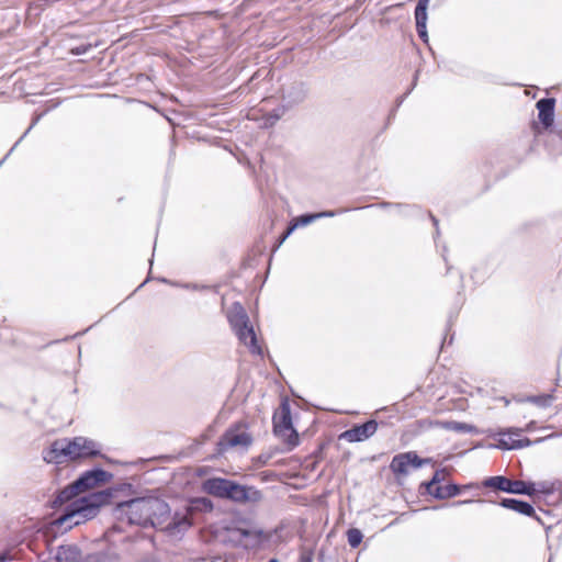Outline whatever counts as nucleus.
Wrapping results in <instances>:
<instances>
[{
    "instance_id": "dca6fc26",
    "label": "nucleus",
    "mask_w": 562,
    "mask_h": 562,
    "mask_svg": "<svg viewBox=\"0 0 562 562\" xmlns=\"http://www.w3.org/2000/svg\"><path fill=\"white\" fill-rule=\"evenodd\" d=\"M232 536L239 543L246 540V542L243 543L245 548H256L262 541L263 531L255 528H236L232 530Z\"/></svg>"
},
{
    "instance_id": "f8f14e48",
    "label": "nucleus",
    "mask_w": 562,
    "mask_h": 562,
    "mask_svg": "<svg viewBox=\"0 0 562 562\" xmlns=\"http://www.w3.org/2000/svg\"><path fill=\"white\" fill-rule=\"evenodd\" d=\"M378 422L375 419H369L361 425H353L350 429L345 430L340 435V439L348 442H361L372 437L378 430Z\"/></svg>"
},
{
    "instance_id": "412c9836",
    "label": "nucleus",
    "mask_w": 562,
    "mask_h": 562,
    "mask_svg": "<svg viewBox=\"0 0 562 562\" xmlns=\"http://www.w3.org/2000/svg\"><path fill=\"white\" fill-rule=\"evenodd\" d=\"M461 493V486L454 483H449L443 486H436L430 495L437 499H448L458 496Z\"/></svg>"
},
{
    "instance_id": "2f4dec72",
    "label": "nucleus",
    "mask_w": 562,
    "mask_h": 562,
    "mask_svg": "<svg viewBox=\"0 0 562 562\" xmlns=\"http://www.w3.org/2000/svg\"><path fill=\"white\" fill-rule=\"evenodd\" d=\"M90 48H91V45H90V44H88V45L82 44V45H78V46L74 47V48L71 49V53H72L74 55H76V56H79V55H83V54H86Z\"/></svg>"
},
{
    "instance_id": "c756f323",
    "label": "nucleus",
    "mask_w": 562,
    "mask_h": 562,
    "mask_svg": "<svg viewBox=\"0 0 562 562\" xmlns=\"http://www.w3.org/2000/svg\"><path fill=\"white\" fill-rule=\"evenodd\" d=\"M374 206H379V207H382V209H387V207H396V209H416V206H409V205H403V204H400V203H390V202H381V203H376V204H371V205H368L367 207H374Z\"/></svg>"
},
{
    "instance_id": "f704fd0d",
    "label": "nucleus",
    "mask_w": 562,
    "mask_h": 562,
    "mask_svg": "<svg viewBox=\"0 0 562 562\" xmlns=\"http://www.w3.org/2000/svg\"><path fill=\"white\" fill-rule=\"evenodd\" d=\"M40 120V116L35 117L32 122V124L30 125V127L25 131V133L20 137V139L14 144V146L11 148V150H13L18 145L19 143L24 138V136L31 131V128L38 122Z\"/></svg>"
},
{
    "instance_id": "ea45409f",
    "label": "nucleus",
    "mask_w": 562,
    "mask_h": 562,
    "mask_svg": "<svg viewBox=\"0 0 562 562\" xmlns=\"http://www.w3.org/2000/svg\"><path fill=\"white\" fill-rule=\"evenodd\" d=\"M285 239H286V238L284 237V235H281V236H280V239H279V241H278L277 248H278L282 243H284V240H285Z\"/></svg>"
},
{
    "instance_id": "1a4fd4ad",
    "label": "nucleus",
    "mask_w": 562,
    "mask_h": 562,
    "mask_svg": "<svg viewBox=\"0 0 562 562\" xmlns=\"http://www.w3.org/2000/svg\"><path fill=\"white\" fill-rule=\"evenodd\" d=\"M282 102L290 109L301 104L307 97V85L301 80L291 81L282 87Z\"/></svg>"
},
{
    "instance_id": "0eeeda50",
    "label": "nucleus",
    "mask_w": 562,
    "mask_h": 562,
    "mask_svg": "<svg viewBox=\"0 0 562 562\" xmlns=\"http://www.w3.org/2000/svg\"><path fill=\"white\" fill-rule=\"evenodd\" d=\"M430 461V459L419 458L415 451H408L394 456L390 463V469L395 475L406 476L409 473V467L418 469Z\"/></svg>"
},
{
    "instance_id": "6ab92c4d",
    "label": "nucleus",
    "mask_w": 562,
    "mask_h": 562,
    "mask_svg": "<svg viewBox=\"0 0 562 562\" xmlns=\"http://www.w3.org/2000/svg\"><path fill=\"white\" fill-rule=\"evenodd\" d=\"M54 560V562H83L80 550L74 544L59 546Z\"/></svg>"
},
{
    "instance_id": "ddd939ff",
    "label": "nucleus",
    "mask_w": 562,
    "mask_h": 562,
    "mask_svg": "<svg viewBox=\"0 0 562 562\" xmlns=\"http://www.w3.org/2000/svg\"><path fill=\"white\" fill-rule=\"evenodd\" d=\"M252 442V437L245 430H239L238 427H231L222 436L218 445L224 448L244 447L248 448Z\"/></svg>"
},
{
    "instance_id": "2eb2a0df",
    "label": "nucleus",
    "mask_w": 562,
    "mask_h": 562,
    "mask_svg": "<svg viewBox=\"0 0 562 562\" xmlns=\"http://www.w3.org/2000/svg\"><path fill=\"white\" fill-rule=\"evenodd\" d=\"M521 432V429H507L501 431L498 435L502 436L498 440V448L505 449V450H515V449H521L525 447H529L531 445V440L529 438H522V439H515L513 436H519Z\"/></svg>"
},
{
    "instance_id": "37998d69",
    "label": "nucleus",
    "mask_w": 562,
    "mask_h": 562,
    "mask_svg": "<svg viewBox=\"0 0 562 562\" xmlns=\"http://www.w3.org/2000/svg\"><path fill=\"white\" fill-rule=\"evenodd\" d=\"M147 281H148V279H146L143 283H140V285L138 286V289H139V288H142V286H144V284H145Z\"/></svg>"
},
{
    "instance_id": "20e7f679",
    "label": "nucleus",
    "mask_w": 562,
    "mask_h": 562,
    "mask_svg": "<svg viewBox=\"0 0 562 562\" xmlns=\"http://www.w3.org/2000/svg\"><path fill=\"white\" fill-rule=\"evenodd\" d=\"M273 432L282 438L291 448L300 443L299 434L293 428L290 404L286 400L282 401L279 412L273 415Z\"/></svg>"
},
{
    "instance_id": "7c9ffc66",
    "label": "nucleus",
    "mask_w": 562,
    "mask_h": 562,
    "mask_svg": "<svg viewBox=\"0 0 562 562\" xmlns=\"http://www.w3.org/2000/svg\"><path fill=\"white\" fill-rule=\"evenodd\" d=\"M272 453L271 452H263L261 454H259L256 459V463L258 467H263L266 464H268L269 460L272 458Z\"/></svg>"
},
{
    "instance_id": "5701e85b",
    "label": "nucleus",
    "mask_w": 562,
    "mask_h": 562,
    "mask_svg": "<svg viewBox=\"0 0 562 562\" xmlns=\"http://www.w3.org/2000/svg\"><path fill=\"white\" fill-rule=\"evenodd\" d=\"M445 472H446V470H445V469L437 470V471L434 473V475H432V477L430 479V481L423 482V483L420 484V488H424V490H425V492H426L427 494H429V495H430V492H434V488H435L436 486H439L438 484H439L441 481H443V479H445Z\"/></svg>"
},
{
    "instance_id": "f03ea898",
    "label": "nucleus",
    "mask_w": 562,
    "mask_h": 562,
    "mask_svg": "<svg viewBox=\"0 0 562 562\" xmlns=\"http://www.w3.org/2000/svg\"><path fill=\"white\" fill-rule=\"evenodd\" d=\"M79 493V491L75 490L72 482L59 491L53 499L52 506L56 508L71 501L64 514L56 519L57 526L68 524V528H70L72 525H79L85 520L92 519L98 515L100 507L108 505L113 496V491L106 488L74 499Z\"/></svg>"
},
{
    "instance_id": "b1692460",
    "label": "nucleus",
    "mask_w": 562,
    "mask_h": 562,
    "mask_svg": "<svg viewBox=\"0 0 562 562\" xmlns=\"http://www.w3.org/2000/svg\"><path fill=\"white\" fill-rule=\"evenodd\" d=\"M363 539V535L358 528H350L347 530L348 544L351 548H358Z\"/></svg>"
},
{
    "instance_id": "423d86ee",
    "label": "nucleus",
    "mask_w": 562,
    "mask_h": 562,
    "mask_svg": "<svg viewBox=\"0 0 562 562\" xmlns=\"http://www.w3.org/2000/svg\"><path fill=\"white\" fill-rule=\"evenodd\" d=\"M72 447V438L56 439L48 448L43 450V459L45 462L54 464L75 461Z\"/></svg>"
},
{
    "instance_id": "f257e3e1",
    "label": "nucleus",
    "mask_w": 562,
    "mask_h": 562,
    "mask_svg": "<svg viewBox=\"0 0 562 562\" xmlns=\"http://www.w3.org/2000/svg\"><path fill=\"white\" fill-rule=\"evenodd\" d=\"M113 517L120 522L151 527L164 530L171 536L181 533L191 527L188 513H175L171 516L169 504L156 496L136 497L121 502L112 510Z\"/></svg>"
},
{
    "instance_id": "cd10ccee",
    "label": "nucleus",
    "mask_w": 562,
    "mask_h": 562,
    "mask_svg": "<svg viewBox=\"0 0 562 562\" xmlns=\"http://www.w3.org/2000/svg\"><path fill=\"white\" fill-rule=\"evenodd\" d=\"M289 110L290 108L282 102V104H280L269 113L268 120H272L271 124H273L274 122L280 120Z\"/></svg>"
},
{
    "instance_id": "c9c22d12",
    "label": "nucleus",
    "mask_w": 562,
    "mask_h": 562,
    "mask_svg": "<svg viewBox=\"0 0 562 562\" xmlns=\"http://www.w3.org/2000/svg\"><path fill=\"white\" fill-rule=\"evenodd\" d=\"M182 286L186 289H189V290H193V291H200V290L207 289L206 285H199V284H193V283H187V284H183Z\"/></svg>"
},
{
    "instance_id": "f3484780",
    "label": "nucleus",
    "mask_w": 562,
    "mask_h": 562,
    "mask_svg": "<svg viewBox=\"0 0 562 562\" xmlns=\"http://www.w3.org/2000/svg\"><path fill=\"white\" fill-rule=\"evenodd\" d=\"M538 117L546 128L552 126L554 122L555 100L553 98H542L537 104Z\"/></svg>"
},
{
    "instance_id": "a18cd8bd",
    "label": "nucleus",
    "mask_w": 562,
    "mask_h": 562,
    "mask_svg": "<svg viewBox=\"0 0 562 562\" xmlns=\"http://www.w3.org/2000/svg\"><path fill=\"white\" fill-rule=\"evenodd\" d=\"M321 562H325L323 554L319 555Z\"/></svg>"
},
{
    "instance_id": "c03bdc74",
    "label": "nucleus",
    "mask_w": 562,
    "mask_h": 562,
    "mask_svg": "<svg viewBox=\"0 0 562 562\" xmlns=\"http://www.w3.org/2000/svg\"><path fill=\"white\" fill-rule=\"evenodd\" d=\"M404 98H405V95H402L401 99L398 100V103H402Z\"/></svg>"
},
{
    "instance_id": "a211bd4d",
    "label": "nucleus",
    "mask_w": 562,
    "mask_h": 562,
    "mask_svg": "<svg viewBox=\"0 0 562 562\" xmlns=\"http://www.w3.org/2000/svg\"><path fill=\"white\" fill-rule=\"evenodd\" d=\"M231 480L214 477L209 479L204 482L203 487L206 493L215 497L225 498L227 494V487Z\"/></svg>"
},
{
    "instance_id": "7ed1b4c3",
    "label": "nucleus",
    "mask_w": 562,
    "mask_h": 562,
    "mask_svg": "<svg viewBox=\"0 0 562 562\" xmlns=\"http://www.w3.org/2000/svg\"><path fill=\"white\" fill-rule=\"evenodd\" d=\"M227 321L238 340L244 344L251 353L258 356L262 355L254 327L249 324L248 314L239 302L233 303L227 311Z\"/></svg>"
},
{
    "instance_id": "6e6552de",
    "label": "nucleus",
    "mask_w": 562,
    "mask_h": 562,
    "mask_svg": "<svg viewBox=\"0 0 562 562\" xmlns=\"http://www.w3.org/2000/svg\"><path fill=\"white\" fill-rule=\"evenodd\" d=\"M112 477L113 475L110 472L100 468H94L80 474L79 477L74 481V487L82 493L93 488L100 483L110 482Z\"/></svg>"
},
{
    "instance_id": "49530a36",
    "label": "nucleus",
    "mask_w": 562,
    "mask_h": 562,
    "mask_svg": "<svg viewBox=\"0 0 562 562\" xmlns=\"http://www.w3.org/2000/svg\"><path fill=\"white\" fill-rule=\"evenodd\" d=\"M268 562H279L277 559H270Z\"/></svg>"
},
{
    "instance_id": "473e14b6",
    "label": "nucleus",
    "mask_w": 562,
    "mask_h": 562,
    "mask_svg": "<svg viewBox=\"0 0 562 562\" xmlns=\"http://www.w3.org/2000/svg\"><path fill=\"white\" fill-rule=\"evenodd\" d=\"M300 562H313V552L310 549H303L300 554Z\"/></svg>"
},
{
    "instance_id": "393cba45",
    "label": "nucleus",
    "mask_w": 562,
    "mask_h": 562,
    "mask_svg": "<svg viewBox=\"0 0 562 562\" xmlns=\"http://www.w3.org/2000/svg\"><path fill=\"white\" fill-rule=\"evenodd\" d=\"M416 22V31L419 38L427 44L428 43V33H427V18H415Z\"/></svg>"
},
{
    "instance_id": "9b49d317",
    "label": "nucleus",
    "mask_w": 562,
    "mask_h": 562,
    "mask_svg": "<svg viewBox=\"0 0 562 562\" xmlns=\"http://www.w3.org/2000/svg\"><path fill=\"white\" fill-rule=\"evenodd\" d=\"M72 449L75 461L81 459H91L101 454L102 446L87 437H74L72 438Z\"/></svg>"
},
{
    "instance_id": "a19ab883",
    "label": "nucleus",
    "mask_w": 562,
    "mask_h": 562,
    "mask_svg": "<svg viewBox=\"0 0 562 562\" xmlns=\"http://www.w3.org/2000/svg\"><path fill=\"white\" fill-rule=\"evenodd\" d=\"M470 503H473V501L472 499H464V501L458 502V504H470Z\"/></svg>"
},
{
    "instance_id": "9d476101",
    "label": "nucleus",
    "mask_w": 562,
    "mask_h": 562,
    "mask_svg": "<svg viewBox=\"0 0 562 562\" xmlns=\"http://www.w3.org/2000/svg\"><path fill=\"white\" fill-rule=\"evenodd\" d=\"M225 498L237 503H258L262 499V493L256 487L244 486L231 481Z\"/></svg>"
},
{
    "instance_id": "72a5a7b5",
    "label": "nucleus",
    "mask_w": 562,
    "mask_h": 562,
    "mask_svg": "<svg viewBox=\"0 0 562 562\" xmlns=\"http://www.w3.org/2000/svg\"><path fill=\"white\" fill-rule=\"evenodd\" d=\"M347 210H340V211H323V212H318L316 213V215H318V218H323V217H334L336 216L337 214H341L344 212H346Z\"/></svg>"
},
{
    "instance_id": "bb28decb",
    "label": "nucleus",
    "mask_w": 562,
    "mask_h": 562,
    "mask_svg": "<svg viewBox=\"0 0 562 562\" xmlns=\"http://www.w3.org/2000/svg\"><path fill=\"white\" fill-rule=\"evenodd\" d=\"M553 397L552 395H538V396H528L526 398L527 402H530V403H533L540 407H548L551 402H552Z\"/></svg>"
},
{
    "instance_id": "e433bc0d",
    "label": "nucleus",
    "mask_w": 562,
    "mask_h": 562,
    "mask_svg": "<svg viewBox=\"0 0 562 562\" xmlns=\"http://www.w3.org/2000/svg\"><path fill=\"white\" fill-rule=\"evenodd\" d=\"M296 229V225H294L292 222L288 226L286 231L282 234L285 238H288L294 231Z\"/></svg>"
},
{
    "instance_id": "58836bf2",
    "label": "nucleus",
    "mask_w": 562,
    "mask_h": 562,
    "mask_svg": "<svg viewBox=\"0 0 562 562\" xmlns=\"http://www.w3.org/2000/svg\"><path fill=\"white\" fill-rule=\"evenodd\" d=\"M542 488L540 490L543 493L551 494L553 492V486L550 488H544V484H541Z\"/></svg>"
},
{
    "instance_id": "79ce46f5",
    "label": "nucleus",
    "mask_w": 562,
    "mask_h": 562,
    "mask_svg": "<svg viewBox=\"0 0 562 562\" xmlns=\"http://www.w3.org/2000/svg\"><path fill=\"white\" fill-rule=\"evenodd\" d=\"M7 558L5 555H0V562H5Z\"/></svg>"
},
{
    "instance_id": "aec40b11",
    "label": "nucleus",
    "mask_w": 562,
    "mask_h": 562,
    "mask_svg": "<svg viewBox=\"0 0 562 562\" xmlns=\"http://www.w3.org/2000/svg\"><path fill=\"white\" fill-rule=\"evenodd\" d=\"M434 425L438 428L459 434L476 432L475 426L456 420H436Z\"/></svg>"
},
{
    "instance_id": "4be33fe9",
    "label": "nucleus",
    "mask_w": 562,
    "mask_h": 562,
    "mask_svg": "<svg viewBox=\"0 0 562 562\" xmlns=\"http://www.w3.org/2000/svg\"><path fill=\"white\" fill-rule=\"evenodd\" d=\"M83 562H119V555L113 550H105L88 554Z\"/></svg>"
},
{
    "instance_id": "39448f33",
    "label": "nucleus",
    "mask_w": 562,
    "mask_h": 562,
    "mask_svg": "<svg viewBox=\"0 0 562 562\" xmlns=\"http://www.w3.org/2000/svg\"><path fill=\"white\" fill-rule=\"evenodd\" d=\"M484 487L496 491L532 496L536 494V483L522 480H512L504 475H495L485 479L482 483Z\"/></svg>"
},
{
    "instance_id": "c85d7f7f",
    "label": "nucleus",
    "mask_w": 562,
    "mask_h": 562,
    "mask_svg": "<svg viewBox=\"0 0 562 562\" xmlns=\"http://www.w3.org/2000/svg\"><path fill=\"white\" fill-rule=\"evenodd\" d=\"M429 0H418L415 8V18H427V7Z\"/></svg>"
},
{
    "instance_id": "4c0bfd02",
    "label": "nucleus",
    "mask_w": 562,
    "mask_h": 562,
    "mask_svg": "<svg viewBox=\"0 0 562 562\" xmlns=\"http://www.w3.org/2000/svg\"><path fill=\"white\" fill-rule=\"evenodd\" d=\"M429 216H430V218H431V221L434 223V226L436 228V234L439 235L438 220L431 213H429Z\"/></svg>"
},
{
    "instance_id": "4468645a",
    "label": "nucleus",
    "mask_w": 562,
    "mask_h": 562,
    "mask_svg": "<svg viewBox=\"0 0 562 562\" xmlns=\"http://www.w3.org/2000/svg\"><path fill=\"white\" fill-rule=\"evenodd\" d=\"M498 504H499V506H502L506 509L514 510V512H516L520 515L527 516V517H532L539 524H541L542 526H546L544 521H542V519L539 516H537L535 507L526 501L516 499V498H502Z\"/></svg>"
},
{
    "instance_id": "a878e982",
    "label": "nucleus",
    "mask_w": 562,
    "mask_h": 562,
    "mask_svg": "<svg viewBox=\"0 0 562 562\" xmlns=\"http://www.w3.org/2000/svg\"><path fill=\"white\" fill-rule=\"evenodd\" d=\"M316 220H318V215H316V213H307V214H303V215L295 217L292 221V223L294 225H296V228H297V227L306 226Z\"/></svg>"
}]
</instances>
